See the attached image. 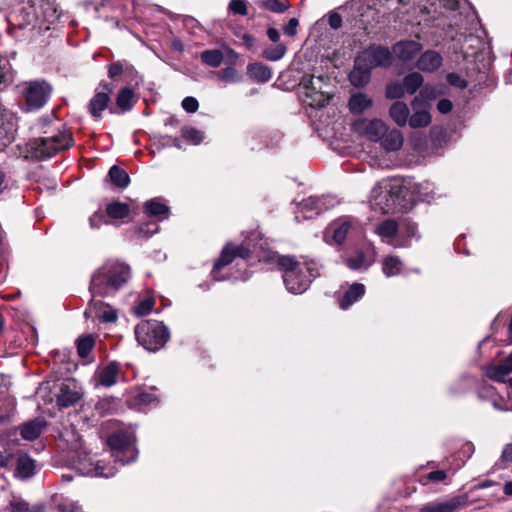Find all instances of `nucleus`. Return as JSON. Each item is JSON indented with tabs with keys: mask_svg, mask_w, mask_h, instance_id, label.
<instances>
[{
	"mask_svg": "<svg viewBox=\"0 0 512 512\" xmlns=\"http://www.w3.org/2000/svg\"><path fill=\"white\" fill-rule=\"evenodd\" d=\"M107 215L112 219H123L130 213V207L127 203L113 201L106 207Z\"/></svg>",
	"mask_w": 512,
	"mask_h": 512,
	"instance_id": "obj_35",
	"label": "nucleus"
},
{
	"mask_svg": "<svg viewBox=\"0 0 512 512\" xmlns=\"http://www.w3.org/2000/svg\"><path fill=\"white\" fill-rule=\"evenodd\" d=\"M299 22L296 18H291L287 25L283 28L284 33L288 36H295L297 34V27Z\"/></svg>",
	"mask_w": 512,
	"mask_h": 512,
	"instance_id": "obj_57",
	"label": "nucleus"
},
{
	"mask_svg": "<svg viewBox=\"0 0 512 512\" xmlns=\"http://www.w3.org/2000/svg\"><path fill=\"white\" fill-rule=\"evenodd\" d=\"M361 61H364L370 68L389 67L392 64V53L388 48L382 46H370L359 54Z\"/></svg>",
	"mask_w": 512,
	"mask_h": 512,
	"instance_id": "obj_10",
	"label": "nucleus"
},
{
	"mask_svg": "<svg viewBox=\"0 0 512 512\" xmlns=\"http://www.w3.org/2000/svg\"><path fill=\"white\" fill-rule=\"evenodd\" d=\"M247 71L249 76L258 82H268L272 77L270 68L261 63L248 65Z\"/></svg>",
	"mask_w": 512,
	"mask_h": 512,
	"instance_id": "obj_31",
	"label": "nucleus"
},
{
	"mask_svg": "<svg viewBox=\"0 0 512 512\" xmlns=\"http://www.w3.org/2000/svg\"><path fill=\"white\" fill-rule=\"evenodd\" d=\"M382 147L388 151H397L399 150L404 142V137L399 130L393 129L386 133L381 138Z\"/></svg>",
	"mask_w": 512,
	"mask_h": 512,
	"instance_id": "obj_27",
	"label": "nucleus"
},
{
	"mask_svg": "<svg viewBox=\"0 0 512 512\" xmlns=\"http://www.w3.org/2000/svg\"><path fill=\"white\" fill-rule=\"evenodd\" d=\"M398 195L387 187L376 185L370 195V204L372 209L383 214L394 212Z\"/></svg>",
	"mask_w": 512,
	"mask_h": 512,
	"instance_id": "obj_9",
	"label": "nucleus"
},
{
	"mask_svg": "<svg viewBox=\"0 0 512 512\" xmlns=\"http://www.w3.org/2000/svg\"><path fill=\"white\" fill-rule=\"evenodd\" d=\"M303 210H315L316 214H319L322 210V200L315 197L306 199L302 204Z\"/></svg>",
	"mask_w": 512,
	"mask_h": 512,
	"instance_id": "obj_50",
	"label": "nucleus"
},
{
	"mask_svg": "<svg viewBox=\"0 0 512 512\" xmlns=\"http://www.w3.org/2000/svg\"><path fill=\"white\" fill-rule=\"evenodd\" d=\"M58 510L59 512H83L81 507L76 503L60 504Z\"/></svg>",
	"mask_w": 512,
	"mask_h": 512,
	"instance_id": "obj_60",
	"label": "nucleus"
},
{
	"mask_svg": "<svg viewBox=\"0 0 512 512\" xmlns=\"http://www.w3.org/2000/svg\"><path fill=\"white\" fill-rule=\"evenodd\" d=\"M431 123V115L426 110L416 111L409 119L412 128H423Z\"/></svg>",
	"mask_w": 512,
	"mask_h": 512,
	"instance_id": "obj_42",
	"label": "nucleus"
},
{
	"mask_svg": "<svg viewBox=\"0 0 512 512\" xmlns=\"http://www.w3.org/2000/svg\"><path fill=\"white\" fill-rule=\"evenodd\" d=\"M373 104V100L371 97H369L365 93H355L352 94L349 102L348 107L351 113L353 114H361L368 108H370Z\"/></svg>",
	"mask_w": 512,
	"mask_h": 512,
	"instance_id": "obj_26",
	"label": "nucleus"
},
{
	"mask_svg": "<svg viewBox=\"0 0 512 512\" xmlns=\"http://www.w3.org/2000/svg\"><path fill=\"white\" fill-rule=\"evenodd\" d=\"M101 318L104 322H114L117 320V313L114 310L104 311Z\"/></svg>",
	"mask_w": 512,
	"mask_h": 512,
	"instance_id": "obj_63",
	"label": "nucleus"
},
{
	"mask_svg": "<svg viewBox=\"0 0 512 512\" xmlns=\"http://www.w3.org/2000/svg\"><path fill=\"white\" fill-rule=\"evenodd\" d=\"M287 48L282 43H277L274 46L267 47L263 51V57L269 61H277L280 60L286 53Z\"/></svg>",
	"mask_w": 512,
	"mask_h": 512,
	"instance_id": "obj_43",
	"label": "nucleus"
},
{
	"mask_svg": "<svg viewBox=\"0 0 512 512\" xmlns=\"http://www.w3.org/2000/svg\"><path fill=\"white\" fill-rule=\"evenodd\" d=\"M452 107V102L448 99H441L437 104L438 111L443 114L450 112Z\"/></svg>",
	"mask_w": 512,
	"mask_h": 512,
	"instance_id": "obj_61",
	"label": "nucleus"
},
{
	"mask_svg": "<svg viewBox=\"0 0 512 512\" xmlns=\"http://www.w3.org/2000/svg\"><path fill=\"white\" fill-rule=\"evenodd\" d=\"M365 286L361 283H353L344 293L338 297V304L342 310L351 307L355 302L361 299L365 294Z\"/></svg>",
	"mask_w": 512,
	"mask_h": 512,
	"instance_id": "obj_18",
	"label": "nucleus"
},
{
	"mask_svg": "<svg viewBox=\"0 0 512 512\" xmlns=\"http://www.w3.org/2000/svg\"><path fill=\"white\" fill-rule=\"evenodd\" d=\"M353 227V221L351 219H338L330 225V231L335 243L342 244Z\"/></svg>",
	"mask_w": 512,
	"mask_h": 512,
	"instance_id": "obj_24",
	"label": "nucleus"
},
{
	"mask_svg": "<svg viewBox=\"0 0 512 512\" xmlns=\"http://www.w3.org/2000/svg\"><path fill=\"white\" fill-rule=\"evenodd\" d=\"M410 1L411 0H388L386 5L381 6L382 10H377V13L381 14L378 18V22L388 25L400 20L402 18L401 14H403L401 8L408 6Z\"/></svg>",
	"mask_w": 512,
	"mask_h": 512,
	"instance_id": "obj_13",
	"label": "nucleus"
},
{
	"mask_svg": "<svg viewBox=\"0 0 512 512\" xmlns=\"http://www.w3.org/2000/svg\"><path fill=\"white\" fill-rule=\"evenodd\" d=\"M120 374V365L117 362H111L98 370V382L104 387H111L118 381Z\"/></svg>",
	"mask_w": 512,
	"mask_h": 512,
	"instance_id": "obj_21",
	"label": "nucleus"
},
{
	"mask_svg": "<svg viewBox=\"0 0 512 512\" xmlns=\"http://www.w3.org/2000/svg\"><path fill=\"white\" fill-rule=\"evenodd\" d=\"M130 278L131 268L128 264L110 259L93 272L89 291L93 298L111 296L117 293Z\"/></svg>",
	"mask_w": 512,
	"mask_h": 512,
	"instance_id": "obj_1",
	"label": "nucleus"
},
{
	"mask_svg": "<svg viewBox=\"0 0 512 512\" xmlns=\"http://www.w3.org/2000/svg\"><path fill=\"white\" fill-rule=\"evenodd\" d=\"M201 61L206 65L217 68L221 65L224 55L221 50L209 49L205 50L200 55Z\"/></svg>",
	"mask_w": 512,
	"mask_h": 512,
	"instance_id": "obj_36",
	"label": "nucleus"
},
{
	"mask_svg": "<svg viewBox=\"0 0 512 512\" xmlns=\"http://www.w3.org/2000/svg\"><path fill=\"white\" fill-rule=\"evenodd\" d=\"M260 7L275 13H283L289 8V3L287 1L279 0H263L260 2Z\"/></svg>",
	"mask_w": 512,
	"mask_h": 512,
	"instance_id": "obj_45",
	"label": "nucleus"
},
{
	"mask_svg": "<svg viewBox=\"0 0 512 512\" xmlns=\"http://www.w3.org/2000/svg\"><path fill=\"white\" fill-rule=\"evenodd\" d=\"M442 62V56L438 52L427 50L417 60V67L424 72H433L442 65Z\"/></svg>",
	"mask_w": 512,
	"mask_h": 512,
	"instance_id": "obj_20",
	"label": "nucleus"
},
{
	"mask_svg": "<svg viewBox=\"0 0 512 512\" xmlns=\"http://www.w3.org/2000/svg\"><path fill=\"white\" fill-rule=\"evenodd\" d=\"M133 72V66L127 61H116L111 63L108 67V76L110 78H115L123 73L132 74Z\"/></svg>",
	"mask_w": 512,
	"mask_h": 512,
	"instance_id": "obj_41",
	"label": "nucleus"
},
{
	"mask_svg": "<svg viewBox=\"0 0 512 512\" xmlns=\"http://www.w3.org/2000/svg\"><path fill=\"white\" fill-rule=\"evenodd\" d=\"M107 442L116 462L125 465L136 459L138 452L134 447V438L131 433L123 430L115 431L108 437Z\"/></svg>",
	"mask_w": 512,
	"mask_h": 512,
	"instance_id": "obj_7",
	"label": "nucleus"
},
{
	"mask_svg": "<svg viewBox=\"0 0 512 512\" xmlns=\"http://www.w3.org/2000/svg\"><path fill=\"white\" fill-rule=\"evenodd\" d=\"M468 503L467 495H457L443 501H433L424 504L420 512H457Z\"/></svg>",
	"mask_w": 512,
	"mask_h": 512,
	"instance_id": "obj_11",
	"label": "nucleus"
},
{
	"mask_svg": "<svg viewBox=\"0 0 512 512\" xmlns=\"http://www.w3.org/2000/svg\"><path fill=\"white\" fill-rule=\"evenodd\" d=\"M21 95L25 101L24 111L41 109L49 100L52 86L45 80H31L21 84Z\"/></svg>",
	"mask_w": 512,
	"mask_h": 512,
	"instance_id": "obj_5",
	"label": "nucleus"
},
{
	"mask_svg": "<svg viewBox=\"0 0 512 512\" xmlns=\"http://www.w3.org/2000/svg\"><path fill=\"white\" fill-rule=\"evenodd\" d=\"M422 49V45L414 40L397 42L392 50L393 54L402 61L412 60Z\"/></svg>",
	"mask_w": 512,
	"mask_h": 512,
	"instance_id": "obj_17",
	"label": "nucleus"
},
{
	"mask_svg": "<svg viewBox=\"0 0 512 512\" xmlns=\"http://www.w3.org/2000/svg\"><path fill=\"white\" fill-rule=\"evenodd\" d=\"M405 92L403 83L393 82L387 85L385 95L388 99H398L403 97Z\"/></svg>",
	"mask_w": 512,
	"mask_h": 512,
	"instance_id": "obj_47",
	"label": "nucleus"
},
{
	"mask_svg": "<svg viewBox=\"0 0 512 512\" xmlns=\"http://www.w3.org/2000/svg\"><path fill=\"white\" fill-rule=\"evenodd\" d=\"M376 232L382 238L392 239L398 232V224L392 219H387L377 226Z\"/></svg>",
	"mask_w": 512,
	"mask_h": 512,
	"instance_id": "obj_40",
	"label": "nucleus"
},
{
	"mask_svg": "<svg viewBox=\"0 0 512 512\" xmlns=\"http://www.w3.org/2000/svg\"><path fill=\"white\" fill-rule=\"evenodd\" d=\"M94 472L96 476L101 477H112L116 474V468L110 464L105 463L104 461H97L94 465L93 469H89L88 473Z\"/></svg>",
	"mask_w": 512,
	"mask_h": 512,
	"instance_id": "obj_44",
	"label": "nucleus"
},
{
	"mask_svg": "<svg viewBox=\"0 0 512 512\" xmlns=\"http://www.w3.org/2000/svg\"><path fill=\"white\" fill-rule=\"evenodd\" d=\"M52 117L53 116H43L39 119L38 121V125L40 126L43 134H48L49 133V125L51 124L52 122Z\"/></svg>",
	"mask_w": 512,
	"mask_h": 512,
	"instance_id": "obj_62",
	"label": "nucleus"
},
{
	"mask_svg": "<svg viewBox=\"0 0 512 512\" xmlns=\"http://www.w3.org/2000/svg\"><path fill=\"white\" fill-rule=\"evenodd\" d=\"M353 128L355 132L360 135L366 136L372 141H378L386 133L387 127L385 123L379 119H361L354 123Z\"/></svg>",
	"mask_w": 512,
	"mask_h": 512,
	"instance_id": "obj_12",
	"label": "nucleus"
},
{
	"mask_svg": "<svg viewBox=\"0 0 512 512\" xmlns=\"http://www.w3.org/2000/svg\"><path fill=\"white\" fill-rule=\"evenodd\" d=\"M403 263L396 256H387L383 259L382 271L387 277L399 275L402 272Z\"/></svg>",
	"mask_w": 512,
	"mask_h": 512,
	"instance_id": "obj_33",
	"label": "nucleus"
},
{
	"mask_svg": "<svg viewBox=\"0 0 512 512\" xmlns=\"http://www.w3.org/2000/svg\"><path fill=\"white\" fill-rule=\"evenodd\" d=\"M277 265L282 271L284 285L291 293H303L312 281L320 276L319 269L313 261L301 262L293 256H279Z\"/></svg>",
	"mask_w": 512,
	"mask_h": 512,
	"instance_id": "obj_2",
	"label": "nucleus"
},
{
	"mask_svg": "<svg viewBox=\"0 0 512 512\" xmlns=\"http://www.w3.org/2000/svg\"><path fill=\"white\" fill-rule=\"evenodd\" d=\"M423 76L418 72H412L406 75L403 79V86L405 91L409 94H414L423 84Z\"/></svg>",
	"mask_w": 512,
	"mask_h": 512,
	"instance_id": "obj_39",
	"label": "nucleus"
},
{
	"mask_svg": "<svg viewBox=\"0 0 512 512\" xmlns=\"http://www.w3.org/2000/svg\"><path fill=\"white\" fill-rule=\"evenodd\" d=\"M230 12L246 16L248 14V8L244 0H231L228 6Z\"/></svg>",
	"mask_w": 512,
	"mask_h": 512,
	"instance_id": "obj_48",
	"label": "nucleus"
},
{
	"mask_svg": "<svg viewBox=\"0 0 512 512\" xmlns=\"http://www.w3.org/2000/svg\"><path fill=\"white\" fill-rule=\"evenodd\" d=\"M376 251L373 247L367 246L356 251L354 256L346 260V264L350 269H368L376 260Z\"/></svg>",
	"mask_w": 512,
	"mask_h": 512,
	"instance_id": "obj_14",
	"label": "nucleus"
},
{
	"mask_svg": "<svg viewBox=\"0 0 512 512\" xmlns=\"http://www.w3.org/2000/svg\"><path fill=\"white\" fill-rule=\"evenodd\" d=\"M108 177L111 182L119 188H126L130 183L129 175L117 165H113L109 172Z\"/></svg>",
	"mask_w": 512,
	"mask_h": 512,
	"instance_id": "obj_34",
	"label": "nucleus"
},
{
	"mask_svg": "<svg viewBox=\"0 0 512 512\" xmlns=\"http://www.w3.org/2000/svg\"><path fill=\"white\" fill-rule=\"evenodd\" d=\"M252 256V252L249 247L245 244L234 245L233 243H227L222 249L220 257L215 261L212 276L215 280L221 281L222 277L218 275L220 270L233 262L236 257L242 259H249Z\"/></svg>",
	"mask_w": 512,
	"mask_h": 512,
	"instance_id": "obj_8",
	"label": "nucleus"
},
{
	"mask_svg": "<svg viewBox=\"0 0 512 512\" xmlns=\"http://www.w3.org/2000/svg\"><path fill=\"white\" fill-rule=\"evenodd\" d=\"M446 478L447 474L443 470L432 471L426 475L427 481L430 482H443Z\"/></svg>",
	"mask_w": 512,
	"mask_h": 512,
	"instance_id": "obj_55",
	"label": "nucleus"
},
{
	"mask_svg": "<svg viewBox=\"0 0 512 512\" xmlns=\"http://www.w3.org/2000/svg\"><path fill=\"white\" fill-rule=\"evenodd\" d=\"M154 306V300L151 298H146L140 301L134 308V311L139 316H144L148 314Z\"/></svg>",
	"mask_w": 512,
	"mask_h": 512,
	"instance_id": "obj_49",
	"label": "nucleus"
},
{
	"mask_svg": "<svg viewBox=\"0 0 512 512\" xmlns=\"http://www.w3.org/2000/svg\"><path fill=\"white\" fill-rule=\"evenodd\" d=\"M145 212L152 217H163L169 212V208L157 199L146 201L144 204Z\"/></svg>",
	"mask_w": 512,
	"mask_h": 512,
	"instance_id": "obj_37",
	"label": "nucleus"
},
{
	"mask_svg": "<svg viewBox=\"0 0 512 512\" xmlns=\"http://www.w3.org/2000/svg\"><path fill=\"white\" fill-rule=\"evenodd\" d=\"M220 79L231 82L236 81L238 79L237 71L232 67L225 68L220 74Z\"/></svg>",
	"mask_w": 512,
	"mask_h": 512,
	"instance_id": "obj_56",
	"label": "nucleus"
},
{
	"mask_svg": "<svg viewBox=\"0 0 512 512\" xmlns=\"http://www.w3.org/2000/svg\"><path fill=\"white\" fill-rule=\"evenodd\" d=\"M182 107L188 113H194L198 110L199 103L196 98L188 96L183 99Z\"/></svg>",
	"mask_w": 512,
	"mask_h": 512,
	"instance_id": "obj_52",
	"label": "nucleus"
},
{
	"mask_svg": "<svg viewBox=\"0 0 512 512\" xmlns=\"http://www.w3.org/2000/svg\"><path fill=\"white\" fill-rule=\"evenodd\" d=\"M371 70L364 61H361L360 56L355 59L354 67L349 74V80L354 87H365L371 79Z\"/></svg>",
	"mask_w": 512,
	"mask_h": 512,
	"instance_id": "obj_15",
	"label": "nucleus"
},
{
	"mask_svg": "<svg viewBox=\"0 0 512 512\" xmlns=\"http://www.w3.org/2000/svg\"><path fill=\"white\" fill-rule=\"evenodd\" d=\"M17 475L21 478H29L35 473V462L27 455H20L17 459Z\"/></svg>",
	"mask_w": 512,
	"mask_h": 512,
	"instance_id": "obj_32",
	"label": "nucleus"
},
{
	"mask_svg": "<svg viewBox=\"0 0 512 512\" xmlns=\"http://www.w3.org/2000/svg\"><path fill=\"white\" fill-rule=\"evenodd\" d=\"M328 77L306 74L301 78L300 86L304 89L305 102L312 107H323L330 100L325 90Z\"/></svg>",
	"mask_w": 512,
	"mask_h": 512,
	"instance_id": "obj_6",
	"label": "nucleus"
},
{
	"mask_svg": "<svg viewBox=\"0 0 512 512\" xmlns=\"http://www.w3.org/2000/svg\"><path fill=\"white\" fill-rule=\"evenodd\" d=\"M103 91L97 92L90 100L88 109L93 117L99 118L110 102L109 93L112 88L108 83L101 84Z\"/></svg>",
	"mask_w": 512,
	"mask_h": 512,
	"instance_id": "obj_16",
	"label": "nucleus"
},
{
	"mask_svg": "<svg viewBox=\"0 0 512 512\" xmlns=\"http://www.w3.org/2000/svg\"><path fill=\"white\" fill-rule=\"evenodd\" d=\"M135 336L146 350L156 352L164 347L170 334L162 322L142 321L135 327Z\"/></svg>",
	"mask_w": 512,
	"mask_h": 512,
	"instance_id": "obj_4",
	"label": "nucleus"
},
{
	"mask_svg": "<svg viewBox=\"0 0 512 512\" xmlns=\"http://www.w3.org/2000/svg\"><path fill=\"white\" fill-rule=\"evenodd\" d=\"M28 3L34 8L35 15L47 22H53L59 17L56 6L50 0H28Z\"/></svg>",
	"mask_w": 512,
	"mask_h": 512,
	"instance_id": "obj_19",
	"label": "nucleus"
},
{
	"mask_svg": "<svg viewBox=\"0 0 512 512\" xmlns=\"http://www.w3.org/2000/svg\"><path fill=\"white\" fill-rule=\"evenodd\" d=\"M402 228L408 237H415L417 234V225L411 221L404 220L402 222Z\"/></svg>",
	"mask_w": 512,
	"mask_h": 512,
	"instance_id": "obj_58",
	"label": "nucleus"
},
{
	"mask_svg": "<svg viewBox=\"0 0 512 512\" xmlns=\"http://www.w3.org/2000/svg\"><path fill=\"white\" fill-rule=\"evenodd\" d=\"M438 90L432 86H424L420 91V97L423 100H433L438 96Z\"/></svg>",
	"mask_w": 512,
	"mask_h": 512,
	"instance_id": "obj_53",
	"label": "nucleus"
},
{
	"mask_svg": "<svg viewBox=\"0 0 512 512\" xmlns=\"http://www.w3.org/2000/svg\"><path fill=\"white\" fill-rule=\"evenodd\" d=\"M447 81L449 84L460 88H465L467 86V82L456 73H449L447 75Z\"/></svg>",
	"mask_w": 512,
	"mask_h": 512,
	"instance_id": "obj_54",
	"label": "nucleus"
},
{
	"mask_svg": "<svg viewBox=\"0 0 512 512\" xmlns=\"http://www.w3.org/2000/svg\"><path fill=\"white\" fill-rule=\"evenodd\" d=\"M74 144L73 135L65 126L57 128L55 133L32 140L29 152L32 158L43 160L70 149Z\"/></svg>",
	"mask_w": 512,
	"mask_h": 512,
	"instance_id": "obj_3",
	"label": "nucleus"
},
{
	"mask_svg": "<svg viewBox=\"0 0 512 512\" xmlns=\"http://www.w3.org/2000/svg\"><path fill=\"white\" fill-rule=\"evenodd\" d=\"M181 135L186 141L193 144H199L203 140L202 132L193 127L182 128Z\"/></svg>",
	"mask_w": 512,
	"mask_h": 512,
	"instance_id": "obj_46",
	"label": "nucleus"
},
{
	"mask_svg": "<svg viewBox=\"0 0 512 512\" xmlns=\"http://www.w3.org/2000/svg\"><path fill=\"white\" fill-rule=\"evenodd\" d=\"M482 370L484 372V375L495 382L498 383H505L506 377L512 373L511 368H509L507 365H505V362L502 360L500 364L494 365H486L482 367Z\"/></svg>",
	"mask_w": 512,
	"mask_h": 512,
	"instance_id": "obj_22",
	"label": "nucleus"
},
{
	"mask_svg": "<svg viewBox=\"0 0 512 512\" xmlns=\"http://www.w3.org/2000/svg\"><path fill=\"white\" fill-rule=\"evenodd\" d=\"M409 108L406 103L401 101L394 102L389 110V114L391 118L394 120V122L400 126L403 127L406 125L409 117Z\"/></svg>",
	"mask_w": 512,
	"mask_h": 512,
	"instance_id": "obj_28",
	"label": "nucleus"
},
{
	"mask_svg": "<svg viewBox=\"0 0 512 512\" xmlns=\"http://www.w3.org/2000/svg\"><path fill=\"white\" fill-rule=\"evenodd\" d=\"M3 512H46L43 504L30 506L25 500L12 497L5 506Z\"/></svg>",
	"mask_w": 512,
	"mask_h": 512,
	"instance_id": "obj_23",
	"label": "nucleus"
},
{
	"mask_svg": "<svg viewBox=\"0 0 512 512\" xmlns=\"http://www.w3.org/2000/svg\"><path fill=\"white\" fill-rule=\"evenodd\" d=\"M328 23L333 29H338L342 25V18L340 14L334 12L329 15Z\"/></svg>",
	"mask_w": 512,
	"mask_h": 512,
	"instance_id": "obj_59",
	"label": "nucleus"
},
{
	"mask_svg": "<svg viewBox=\"0 0 512 512\" xmlns=\"http://www.w3.org/2000/svg\"><path fill=\"white\" fill-rule=\"evenodd\" d=\"M77 353L81 358H86L95 346V339L92 335H83L76 340Z\"/></svg>",
	"mask_w": 512,
	"mask_h": 512,
	"instance_id": "obj_38",
	"label": "nucleus"
},
{
	"mask_svg": "<svg viewBox=\"0 0 512 512\" xmlns=\"http://www.w3.org/2000/svg\"><path fill=\"white\" fill-rule=\"evenodd\" d=\"M502 460L512 462V444H507L502 451Z\"/></svg>",
	"mask_w": 512,
	"mask_h": 512,
	"instance_id": "obj_64",
	"label": "nucleus"
},
{
	"mask_svg": "<svg viewBox=\"0 0 512 512\" xmlns=\"http://www.w3.org/2000/svg\"><path fill=\"white\" fill-rule=\"evenodd\" d=\"M43 427L44 421L41 419H35L25 423L21 427L20 433L25 440L32 441L40 436Z\"/></svg>",
	"mask_w": 512,
	"mask_h": 512,
	"instance_id": "obj_30",
	"label": "nucleus"
},
{
	"mask_svg": "<svg viewBox=\"0 0 512 512\" xmlns=\"http://www.w3.org/2000/svg\"><path fill=\"white\" fill-rule=\"evenodd\" d=\"M135 102V93L131 88L128 87L122 88L116 96V105L123 112L131 110Z\"/></svg>",
	"mask_w": 512,
	"mask_h": 512,
	"instance_id": "obj_29",
	"label": "nucleus"
},
{
	"mask_svg": "<svg viewBox=\"0 0 512 512\" xmlns=\"http://www.w3.org/2000/svg\"><path fill=\"white\" fill-rule=\"evenodd\" d=\"M109 222L105 219V216L100 212H95L90 218H89V224L92 229H98L101 227L102 224H108Z\"/></svg>",
	"mask_w": 512,
	"mask_h": 512,
	"instance_id": "obj_51",
	"label": "nucleus"
},
{
	"mask_svg": "<svg viewBox=\"0 0 512 512\" xmlns=\"http://www.w3.org/2000/svg\"><path fill=\"white\" fill-rule=\"evenodd\" d=\"M81 398L79 392L71 388L68 384H61L57 394V404L60 407H70L75 405Z\"/></svg>",
	"mask_w": 512,
	"mask_h": 512,
	"instance_id": "obj_25",
	"label": "nucleus"
}]
</instances>
